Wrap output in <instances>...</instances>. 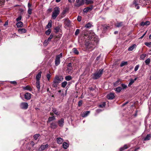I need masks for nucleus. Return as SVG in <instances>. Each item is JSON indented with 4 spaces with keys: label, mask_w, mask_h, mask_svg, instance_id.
Masks as SVG:
<instances>
[{
    "label": "nucleus",
    "mask_w": 151,
    "mask_h": 151,
    "mask_svg": "<svg viewBox=\"0 0 151 151\" xmlns=\"http://www.w3.org/2000/svg\"><path fill=\"white\" fill-rule=\"evenodd\" d=\"M84 37L86 40L85 42V45L86 49L91 51L95 49L97 45L98 39L94 36L92 37V34H84Z\"/></svg>",
    "instance_id": "obj_1"
},
{
    "label": "nucleus",
    "mask_w": 151,
    "mask_h": 151,
    "mask_svg": "<svg viewBox=\"0 0 151 151\" xmlns=\"http://www.w3.org/2000/svg\"><path fill=\"white\" fill-rule=\"evenodd\" d=\"M63 78L62 76L56 75L52 83L53 88H56L58 84L63 81Z\"/></svg>",
    "instance_id": "obj_2"
},
{
    "label": "nucleus",
    "mask_w": 151,
    "mask_h": 151,
    "mask_svg": "<svg viewBox=\"0 0 151 151\" xmlns=\"http://www.w3.org/2000/svg\"><path fill=\"white\" fill-rule=\"evenodd\" d=\"M104 70V69L101 68L99 69V71L91 75L92 79L94 80H96L99 78L103 74Z\"/></svg>",
    "instance_id": "obj_3"
},
{
    "label": "nucleus",
    "mask_w": 151,
    "mask_h": 151,
    "mask_svg": "<svg viewBox=\"0 0 151 151\" xmlns=\"http://www.w3.org/2000/svg\"><path fill=\"white\" fill-rule=\"evenodd\" d=\"M60 13V9L58 6L55 7L52 12V17L53 19H55Z\"/></svg>",
    "instance_id": "obj_4"
},
{
    "label": "nucleus",
    "mask_w": 151,
    "mask_h": 151,
    "mask_svg": "<svg viewBox=\"0 0 151 151\" xmlns=\"http://www.w3.org/2000/svg\"><path fill=\"white\" fill-rule=\"evenodd\" d=\"M62 56L63 54L61 53L59 55H57L56 56L55 63L56 66H58L60 64V58H62Z\"/></svg>",
    "instance_id": "obj_5"
},
{
    "label": "nucleus",
    "mask_w": 151,
    "mask_h": 151,
    "mask_svg": "<svg viewBox=\"0 0 151 151\" xmlns=\"http://www.w3.org/2000/svg\"><path fill=\"white\" fill-rule=\"evenodd\" d=\"M68 11L69 8L67 7L63 9L60 15L61 18H62L65 17L66 15V13L68 12Z\"/></svg>",
    "instance_id": "obj_6"
},
{
    "label": "nucleus",
    "mask_w": 151,
    "mask_h": 151,
    "mask_svg": "<svg viewBox=\"0 0 151 151\" xmlns=\"http://www.w3.org/2000/svg\"><path fill=\"white\" fill-rule=\"evenodd\" d=\"M20 108L22 109H26L28 106V105L27 103L22 102L20 105Z\"/></svg>",
    "instance_id": "obj_7"
},
{
    "label": "nucleus",
    "mask_w": 151,
    "mask_h": 151,
    "mask_svg": "<svg viewBox=\"0 0 151 151\" xmlns=\"http://www.w3.org/2000/svg\"><path fill=\"white\" fill-rule=\"evenodd\" d=\"M93 7L92 5H90L89 6L85 8L83 11L84 12L87 13L88 12H90L93 9Z\"/></svg>",
    "instance_id": "obj_8"
},
{
    "label": "nucleus",
    "mask_w": 151,
    "mask_h": 151,
    "mask_svg": "<svg viewBox=\"0 0 151 151\" xmlns=\"http://www.w3.org/2000/svg\"><path fill=\"white\" fill-rule=\"evenodd\" d=\"M58 125L61 127H63L64 124V119L63 118H61L58 121Z\"/></svg>",
    "instance_id": "obj_9"
},
{
    "label": "nucleus",
    "mask_w": 151,
    "mask_h": 151,
    "mask_svg": "<svg viewBox=\"0 0 151 151\" xmlns=\"http://www.w3.org/2000/svg\"><path fill=\"white\" fill-rule=\"evenodd\" d=\"M115 94L114 93H110L106 96V97L109 100H112L115 97Z\"/></svg>",
    "instance_id": "obj_10"
},
{
    "label": "nucleus",
    "mask_w": 151,
    "mask_h": 151,
    "mask_svg": "<svg viewBox=\"0 0 151 151\" xmlns=\"http://www.w3.org/2000/svg\"><path fill=\"white\" fill-rule=\"evenodd\" d=\"M57 127V125L56 122H53L51 123L50 124V127L52 129H55Z\"/></svg>",
    "instance_id": "obj_11"
},
{
    "label": "nucleus",
    "mask_w": 151,
    "mask_h": 151,
    "mask_svg": "<svg viewBox=\"0 0 151 151\" xmlns=\"http://www.w3.org/2000/svg\"><path fill=\"white\" fill-rule=\"evenodd\" d=\"M64 20V24L67 27H69L70 25V22L68 19H65Z\"/></svg>",
    "instance_id": "obj_12"
},
{
    "label": "nucleus",
    "mask_w": 151,
    "mask_h": 151,
    "mask_svg": "<svg viewBox=\"0 0 151 151\" xmlns=\"http://www.w3.org/2000/svg\"><path fill=\"white\" fill-rule=\"evenodd\" d=\"M31 94L29 93H26L24 95V97L27 100H29L31 98Z\"/></svg>",
    "instance_id": "obj_13"
},
{
    "label": "nucleus",
    "mask_w": 151,
    "mask_h": 151,
    "mask_svg": "<svg viewBox=\"0 0 151 151\" xmlns=\"http://www.w3.org/2000/svg\"><path fill=\"white\" fill-rule=\"evenodd\" d=\"M48 146V144H46L45 145H42L40 148V151H42V150H45V149L47 148Z\"/></svg>",
    "instance_id": "obj_14"
},
{
    "label": "nucleus",
    "mask_w": 151,
    "mask_h": 151,
    "mask_svg": "<svg viewBox=\"0 0 151 151\" xmlns=\"http://www.w3.org/2000/svg\"><path fill=\"white\" fill-rule=\"evenodd\" d=\"M41 73L42 72H40L36 76V81H40L41 76Z\"/></svg>",
    "instance_id": "obj_15"
},
{
    "label": "nucleus",
    "mask_w": 151,
    "mask_h": 151,
    "mask_svg": "<svg viewBox=\"0 0 151 151\" xmlns=\"http://www.w3.org/2000/svg\"><path fill=\"white\" fill-rule=\"evenodd\" d=\"M18 31L20 34L25 33L26 32V30L24 28H20L18 29Z\"/></svg>",
    "instance_id": "obj_16"
},
{
    "label": "nucleus",
    "mask_w": 151,
    "mask_h": 151,
    "mask_svg": "<svg viewBox=\"0 0 151 151\" xmlns=\"http://www.w3.org/2000/svg\"><path fill=\"white\" fill-rule=\"evenodd\" d=\"M16 25L18 28L22 27L23 26V23L21 21H19L16 23Z\"/></svg>",
    "instance_id": "obj_17"
},
{
    "label": "nucleus",
    "mask_w": 151,
    "mask_h": 151,
    "mask_svg": "<svg viewBox=\"0 0 151 151\" xmlns=\"http://www.w3.org/2000/svg\"><path fill=\"white\" fill-rule=\"evenodd\" d=\"M121 83V81L119 80L116 81L113 83V86L114 87H116Z\"/></svg>",
    "instance_id": "obj_18"
},
{
    "label": "nucleus",
    "mask_w": 151,
    "mask_h": 151,
    "mask_svg": "<svg viewBox=\"0 0 151 151\" xmlns=\"http://www.w3.org/2000/svg\"><path fill=\"white\" fill-rule=\"evenodd\" d=\"M23 89L24 90H28L31 91L32 90V88L29 85H27L25 87H23Z\"/></svg>",
    "instance_id": "obj_19"
},
{
    "label": "nucleus",
    "mask_w": 151,
    "mask_h": 151,
    "mask_svg": "<svg viewBox=\"0 0 151 151\" xmlns=\"http://www.w3.org/2000/svg\"><path fill=\"white\" fill-rule=\"evenodd\" d=\"M36 86L37 89L38 91H39L40 90V81H36Z\"/></svg>",
    "instance_id": "obj_20"
},
{
    "label": "nucleus",
    "mask_w": 151,
    "mask_h": 151,
    "mask_svg": "<svg viewBox=\"0 0 151 151\" xmlns=\"http://www.w3.org/2000/svg\"><path fill=\"white\" fill-rule=\"evenodd\" d=\"M114 90L115 91L119 93L121 92L122 90V88L121 87H118L114 88Z\"/></svg>",
    "instance_id": "obj_21"
},
{
    "label": "nucleus",
    "mask_w": 151,
    "mask_h": 151,
    "mask_svg": "<svg viewBox=\"0 0 151 151\" xmlns=\"http://www.w3.org/2000/svg\"><path fill=\"white\" fill-rule=\"evenodd\" d=\"M151 138V134H147L146 137L144 138V141L148 140Z\"/></svg>",
    "instance_id": "obj_22"
},
{
    "label": "nucleus",
    "mask_w": 151,
    "mask_h": 151,
    "mask_svg": "<svg viewBox=\"0 0 151 151\" xmlns=\"http://www.w3.org/2000/svg\"><path fill=\"white\" fill-rule=\"evenodd\" d=\"M63 139L59 137L57 139V143L59 144H61L63 141Z\"/></svg>",
    "instance_id": "obj_23"
},
{
    "label": "nucleus",
    "mask_w": 151,
    "mask_h": 151,
    "mask_svg": "<svg viewBox=\"0 0 151 151\" xmlns=\"http://www.w3.org/2000/svg\"><path fill=\"white\" fill-rule=\"evenodd\" d=\"M150 22L149 21H146L145 22H142L140 23V25L142 26H144L145 25H148L150 24Z\"/></svg>",
    "instance_id": "obj_24"
},
{
    "label": "nucleus",
    "mask_w": 151,
    "mask_h": 151,
    "mask_svg": "<svg viewBox=\"0 0 151 151\" xmlns=\"http://www.w3.org/2000/svg\"><path fill=\"white\" fill-rule=\"evenodd\" d=\"M128 64V63L127 61H122L120 64V66L122 67L125 65H127Z\"/></svg>",
    "instance_id": "obj_25"
},
{
    "label": "nucleus",
    "mask_w": 151,
    "mask_h": 151,
    "mask_svg": "<svg viewBox=\"0 0 151 151\" xmlns=\"http://www.w3.org/2000/svg\"><path fill=\"white\" fill-rule=\"evenodd\" d=\"M63 148L65 149H67L69 146L68 144L66 142H64L63 144Z\"/></svg>",
    "instance_id": "obj_26"
},
{
    "label": "nucleus",
    "mask_w": 151,
    "mask_h": 151,
    "mask_svg": "<svg viewBox=\"0 0 151 151\" xmlns=\"http://www.w3.org/2000/svg\"><path fill=\"white\" fill-rule=\"evenodd\" d=\"M123 22H117L115 26L117 27H121L123 25Z\"/></svg>",
    "instance_id": "obj_27"
},
{
    "label": "nucleus",
    "mask_w": 151,
    "mask_h": 151,
    "mask_svg": "<svg viewBox=\"0 0 151 151\" xmlns=\"http://www.w3.org/2000/svg\"><path fill=\"white\" fill-rule=\"evenodd\" d=\"M136 46V45L135 44H133L132 46L129 47L128 48L129 51H132L134 49L135 47Z\"/></svg>",
    "instance_id": "obj_28"
},
{
    "label": "nucleus",
    "mask_w": 151,
    "mask_h": 151,
    "mask_svg": "<svg viewBox=\"0 0 151 151\" xmlns=\"http://www.w3.org/2000/svg\"><path fill=\"white\" fill-rule=\"evenodd\" d=\"M92 26V24L90 22H88L85 25V27L86 28H89Z\"/></svg>",
    "instance_id": "obj_29"
},
{
    "label": "nucleus",
    "mask_w": 151,
    "mask_h": 151,
    "mask_svg": "<svg viewBox=\"0 0 151 151\" xmlns=\"http://www.w3.org/2000/svg\"><path fill=\"white\" fill-rule=\"evenodd\" d=\"M55 119V118L54 116H53L51 117H49L48 119V120L47 122V123L48 122H50L52 120H53Z\"/></svg>",
    "instance_id": "obj_30"
},
{
    "label": "nucleus",
    "mask_w": 151,
    "mask_h": 151,
    "mask_svg": "<svg viewBox=\"0 0 151 151\" xmlns=\"http://www.w3.org/2000/svg\"><path fill=\"white\" fill-rule=\"evenodd\" d=\"M84 4V1L83 0L81 1L79 3H78L76 5L77 7H79L80 6L83 5Z\"/></svg>",
    "instance_id": "obj_31"
},
{
    "label": "nucleus",
    "mask_w": 151,
    "mask_h": 151,
    "mask_svg": "<svg viewBox=\"0 0 151 151\" xmlns=\"http://www.w3.org/2000/svg\"><path fill=\"white\" fill-rule=\"evenodd\" d=\"M52 111L53 113L57 115L58 116L60 114V112L59 111H57L55 109H53Z\"/></svg>",
    "instance_id": "obj_32"
},
{
    "label": "nucleus",
    "mask_w": 151,
    "mask_h": 151,
    "mask_svg": "<svg viewBox=\"0 0 151 151\" xmlns=\"http://www.w3.org/2000/svg\"><path fill=\"white\" fill-rule=\"evenodd\" d=\"M73 52L76 55H78L79 54V52L77 50L76 48H74L73 49Z\"/></svg>",
    "instance_id": "obj_33"
},
{
    "label": "nucleus",
    "mask_w": 151,
    "mask_h": 151,
    "mask_svg": "<svg viewBox=\"0 0 151 151\" xmlns=\"http://www.w3.org/2000/svg\"><path fill=\"white\" fill-rule=\"evenodd\" d=\"M67 84V81H65L62 83L61 84V87L63 88H65Z\"/></svg>",
    "instance_id": "obj_34"
},
{
    "label": "nucleus",
    "mask_w": 151,
    "mask_h": 151,
    "mask_svg": "<svg viewBox=\"0 0 151 151\" xmlns=\"http://www.w3.org/2000/svg\"><path fill=\"white\" fill-rule=\"evenodd\" d=\"M102 26L104 30H106L109 28V27L106 24L102 25Z\"/></svg>",
    "instance_id": "obj_35"
},
{
    "label": "nucleus",
    "mask_w": 151,
    "mask_h": 151,
    "mask_svg": "<svg viewBox=\"0 0 151 151\" xmlns=\"http://www.w3.org/2000/svg\"><path fill=\"white\" fill-rule=\"evenodd\" d=\"M65 79L66 81H69L72 79V78L70 76H66L65 77Z\"/></svg>",
    "instance_id": "obj_36"
},
{
    "label": "nucleus",
    "mask_w": 151,
    "mask_h": 151,
    "mask_svg": "<svg viewBox=\"0 0 151 151\" xmlns=\"http://www.w3.org/2000/svg\"><path fill=\"white\" fill-rule=\"evenodd\" d=\"M52 21H50L48 23L47 25L46 26L47 28H50L52 27Z\"/></svg>",
    "instance_id": "obj_37"
},
{
    "label": "nucleus",
    "mask_w": 151,
    "mask_h": 151,
    "mask_svg": "<svg viewBox=\"0 0 151 151\" xmlns=\"http://www.w3.org/2000/svg\"><path fill=\"white\" fill-rule=\"evenodd\" d=\"M40 136V135L39 134H36L33 136L35 140H37L38 138Z\"/></svg>",
    "instance_id": "obj_38"
},
{
    "label": "nucleus",
    "mask_w": 151,
    "mask_h": 151,
    "mask_svg": "<svg viewBox=\"0 0 151 151\" xmlns=\"http://www.w3.org/2000/svg\"><path fill=\"white\" fill-rule=\"evenodd\" d=\"M130 82L129 83L128 86L130 87L131 86L134 82V81H133L132 79H130Z\"/></svg>",
    "instance_id": "obj_39"
},
{
    "label": "nucleus",
    "mask_w": 151,
    "mask_h": 151,
    "mask_svg": "<svg viewBox=\"0 0 151 151\" xmlns=\"http://www.w3.org/2000/svg\"><path fill=\"white\" fill-rule=\"evenodd\" d=\"M150 59L148 58L145 61V63L146 65H148L150 63Z\"/></svg>",
    "instance_id": "obj_40"
},
{
    "label": "nucleus",
    "mask_w": 151,
    "mask_h": 151,
    "mask_svg": "<svg viewBox=\"0 0 151 151\" xmlns=\"http://www.w3.org/2000/svg\"><path fill=\"white\" fill-rule=\"evenodd\" d=\"M121 86L122 88V89H126L127 87V86L124 83H122L121 84Z\"/></svg>",
    "instance_id": "obj_41"
},
{
    "label": "nucleus",
    "mask_w": 151,
    "mask_h": 151,
    "mask_svg": "<svg viewBox=\"0 0 151 151\" xmlns=\"http://www.w3.org/2000/svg\"><path fill=\"white\" fill-rule=\"evenodd\" d=\"M93 1L92 0H86V3L87 4H89L93 3Z\"/></svg>",
    "instance_id": "obj_42"
},
{
    "label": "nucleus",
    "mask_w": 151,
    "mask_h": 151,
    "mask_svg": "<svg viewBox=\"0 0 151 151\" xmlns=\"http://www.w3.org/2000/svg\"><path fill=\"white\" fill-rule=\"evenodd\" d=\"M54 29L56 31V32H58L60 31V27L58 26L56 27Z\"/></svg>",
    "instance_id": "obj_43"
},
{
    "label": "nucleus",
    "mask_w": 151,
    "mask_h": 151,
    "mask_svg": "<svg viewBox=\"0 0 151 151\" xmlns=\"http://www.w3.org/2000/svg\"><path fill=\"white\" fill-rule=\"evenodd\" d=\"M106 105V103L103 102L102 104L99 105V107L100 108H103Z\"/></svg>",
    "instance_id": "obj_44"
},
{
    "label": "nucleus",
    "mask_w": 151,
    "mask_h": 151,
    "mask_svg": "<svg viewBox=\"0 0 151 151\" xmlns=\"http://www.w3.org/2000/svg\"><path fill=\"white\" fill-rule=\"evenodd\" d=\"M51 32V29H49L45 32V33L47 35H49L50 33Z\"/></svg>",
    "instance_id": "obj_45"
},
{
    "label": "nucleus",
    "mask_w": 151,
    "mask_h": 151,
    "mask_svg": "<svg viewBox=\"0 0 151 151\" xmlns=\"http://www.w3.org/2000/svg\"><path fill=\"white\" fill-rule=\"evenodd\" d=\"M146 54H143L141 55H140V58L142 60H144L145 57L146 56Z\"/></svg>",
    "instance_id": "obj_46"
},
{
    "label": "nucleus",
    "mask_w": 151,
    "mask_h": 151,
    "mask_svg": "<svg viewBox=\"0 0 151 151\" xmlns=\"http://www.w3.org/2000/svg\"><path fill=\"white\" fill-rule=\"evenodd\" d=\"M9 82L11 84H13L15 86L17 85V82L15 81H10Z\"/></svg>",
    "instance_id": "obj_47"
},
{
    "label": "nucleus",
    "mask_w": 151,
    "mask_h": 151,
    "mask_svg": "<svg viewBox=\"0 0 151 151\" xmlns=\"http://www.w3.org/2000/svg\"><path fill=\"white\" fill-rule=\"evenodd\" d=\"M5 2V0H0V6L4 5Z\"/></svg>",
    "instance_id": "obj_48"
},
{
    "label": "nucleus",
    "mask_w": 151,
    "mask_h": 151,
    "mask_svg": "<svg viewBox=\"0 0 151 151\" xmlns=\"http://www.w3.org/2000/svg\"><path fill=\"white\" fill-rule=\"evenodd\" d=\"M145 44L147 46L150 47L151 46V42H145Z\"/></svg>",
    "instance_id": "obj_49"
},
{
    "label": "nucleus",
    "mask_w": 151,
    "mask_h": 151,
    "mask_svg": "<svg viewBox=\"0 0 151 151\" xmlns=\"http://www.w3.org/2000/svg\"><path fill=\"white\" fill-rule=\"evenodd\" d=\"M83 101L82 100H80L78 102V106L80 107L83 104Z\"/></svg>",
    "instance_id": "obj_50"
},
{
    "label": "nucleus",
    "mask_w": 151,
    "mask_h": 151,
    "mask_svg": "<svg viewBox=\"0 0 151 151\" xmlns=\"http://www.w3.org/2000/svg\"><path fill=\"white\" fill-rule=\"evenodd\" d=\"M22 19V17L21 15L19 16L16 19V21L18 22L21 20Z\"/></svg>",
    "instance_id": "obj_51"
},
{
    "label": "nucleus",
    "mask_w": 151,
    "mask_h": 151,
    "mask_svg": "<svg viewBox=\"0 0 151 151\" xmlns=\"http://www.w3.org/2000/svg\"><path fill=\"white\" fill-rule=\"evenodd\" d=\"M32 9L31 8H28V9L27 11V13L29 14L30 15L32 13Z\"/></svg>",
    "instance_id": "obj_52"
},
{
    "label": "nucleus",
    "mask_w": 151,
    "mask_h": 151,
    "mask_svg": "<svg viewBox=\"0 0 151 151\" xmlns=\"http://www.w3.org/2000/svg\"><path fill=\"white\" fill-rule=\"evenodd\" d=\"M89 113H90V111H85L84 112V116H86Z\"/></svg>",
    "instance_id": "obj_53"
},
{
    "label": "nucleus",
    "mask_w": 151,
    "mask_h": 151,
    "mask_svg": "<svg viewBox=\"0 0 151 151\" xmlns=\"http://www.w3.org/2000/svg\"><path fill=\"white\" fill-rule=\"evenodd\" d=\"M46 77L47 79L48 80V81H49L50 80V78L51 77L49 73H47L46 75Z\"/></svg>",
    "instance_id": "obj_54"
},
{
    "label": "nucleus",
    "mask_w": 151,
    "mask_h": 151,
    "mask_svg": "<svg viewBox=\"0 0 151 151\" xmlns=\"http://www.w3.org/2000/svg\"><path fill=\"white\" fill-rule=\"evenodd\" d=\"M133 3V4L135 5V7H136L137 5H138V4L137 3V0H134Z\"/></svg>",
    "instance_id": "obj_55"
},
{
    "label": "nucleus",
    "mask_w": 151,
    "mask_h": 151,
    "mask_svg": "<svg viewBox=\"0 0 151 151\" xmlns=\"http://www.w3.org/2000/svg\"><path fill=\"white\" fill-rule=\"evenodd\" d=\"M79 31H80L79 29H77L76 30L75 32V35L77 36L79 32Z\"/></svg>",
    "instance_id": "obj_56"
},
{
    "label": "nucleus",
    "mask_w": 151,
    "mask_h": 151,
    "mask_svg": "<svg viewBox=\"0 0 151 151\" xmlns=\"http://www.w3.org/2000/svg\"><path fill=\"white\" fill-rule=\"evenodd\" d=\"M53 37V35L52 34L50 35V37L48 38L47 41H50Z\"/></svg>",
    "instance_id": "obj_57"
},
{
    "label": "nucleus",
    "mask_w": 151,
    "mask_h": 151,
    "mask_svg": "<svg viewBox=\"0 0 151 151\" xmlns=\"http://www.w3.org/2000/svg\"><path fill=\"white\" fill-rule=\"evenodd\" d=\"M139 65H136V66L135 67L134 69L135 71H136L138 70V69L139 68Z\"/></svg>",
    "instance_id": "obj_58"
},
{
    "label": "nucleus",
    "mask_w": 151,
    "mask_h": 151,
    "mask_svg": "<svg viewBox=\"0 0 151 151\" xmlns=\"http://www.w3.org/2000/svg\"><path fill=\"white\" fill-rule=\"evenodd\" d=\"M82 17L80 16H78L77 17V20L78 22H80L81 21Z\"/></svg>",
    "instance_id": "obj_59"
},
{
    "label": "nucleus",
    "mask_w": 151,
    "mask_h": 151,
    "mask_svg": "<svg viewBox=\"0 0 151 151\" xmlns=\"http://www.w3.org/2000/svg\"><path fill=\"white\" fill-rule=\"evenodd\" d=\"M68 68H71L72 67V63H69L67 65Z\"/></svg>",
    "instance_id": "obj_60"
},
{
    "label": "nucleus",
    "mask_w": 151,
    "mask_h": 151,
    "mask_svg": "<svg viewBox=\"0 0 151 151\" xmlns=\"http://www.w3.org/2000/svg\"><path fill=\"white\" fill-rule=\"evenodd\" d=\"M67 70L68 72H71L72 69L70 68H68Z\"/></svg>",
    "instance_id": "obj_61"
},
{
    "label": "nucleus",
    "mask_w": 151,
    "mask_h": 151,
    "mask_svg": "<svg viewBox=\"0 0 151 151\" xmlns=\"http://www.w3.org/2000/svg\"><path fill=\"white\" fill-rule=\"evenodd\" d=\"M129 103V101H127L126 102L124 103L122 105V106L124 107L125 105H126L127 104Z\"/></svg>",
    "instance_id": "obj_62"
},
{
    "label": "nucleus",
    "mask_w": 151,
    "mask_h": 151,
    "mask_svg": "<svg viewBox=\"0 0 151 151\" xmlns=\"http://www.w3.org/2000/svg\"><path fill=\"white\" fill-rule=\"evenodd\" d=\"M30 144L32 146V147H33L35 145V143L33 141H31L30 142Z\"/></svg>",
    "instance_id": "obj_63"
},
{
    "label": "nucleus",
    "mask_w": 151,
    "mask_h": 151,
    "mask_svg": "<svg viewBox=\"0 0 151 151\" xmlns=\"http://www.w3.org/2000/svg\"><path fill=\"white\" fill-rule=\"evenodd\" d=\"M52 11V8H49L48 9L47 11L48 12L50 13Z\"/></svg>",
    "instance_id": "obj_64"
}]
</instances>
